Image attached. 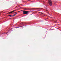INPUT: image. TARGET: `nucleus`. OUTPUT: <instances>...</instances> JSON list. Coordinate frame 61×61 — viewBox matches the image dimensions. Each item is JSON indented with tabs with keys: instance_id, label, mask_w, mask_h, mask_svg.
<instances>
[{
	"instance_id": "nucleus-1",
	"label": "nucleus",
	"mask_w": 61,
	"mask_h": 61,
	"mask_svg": "<svg viewBox=\"0 0 61 61\" xmlns=\"http://www.w3.org/2000/svg\"><path fill=\"white\" fill-rule=\"evenodd\" d=\"M48 3L49 5H50V6H52V2L51 1V0H48Z\"/></svg>"
},
{
	"instance_id": "nucleus-2",
	"label": "nucleus",
	"mask_w": 61,
	"mask_h": 61,
	"mask_svg": "<svg viewBox=\"0 0 61 61\" xmlns=\"http://www.w3.org/2000/svg\"><path fill=\"white\" fill-rule=\"evenodd\" d=\"M23 14H25V15H27V13L29 12V11H23Z\"/></svg>"
},
{
	"instance_id": "nucleus-3",
	"label": "nucleus",
	"mask_w": 61,
	"mask_h": 61,
	"mask_svg": "<svg viewBox=\"0 0 61 61\" xmlns=\"http://www.w3.org/2000/svg\"><path fill=\"white\" fill-rule=\"evenodd\" d=\"M15 10H13L12 11H10V12H8V14H11V13H13V12H15Z\"/></svg>"
},
{
	"instance_id": "nucleus-4",
	"label": "nucleus",
	"mask_w": 61,
	"mask_h": 61,
	"mask_svg": "<svg viewBox=\"0 0 61 61\" xmlns=\"http://www.w3.org/2000/svg\"><path fill=\"white\" fill-rule=\"evenodd\" d=\"M8 15L9 16H10V17H12V15Z\"/></svg>"
},
{
	"instance_id": "nucleus-5",
	"label": "nucleus",
	"mask_w": 61,
	"mask_h": 61,
	"mask_svg": "<svg viewBox=\"0 0 61 61\" xmlns=\"http://www.w3.org/2000/svg\"><path fill=\"white\" fill-rule=\"evenodd\" d=\"M39 13H41V14H44V13H42L40 12H39Z\"/></svg>"
},
{
	"instance_id": "nucleus-6",
	"label": "nucleus",
	"mask_w": 61,
	"mask_h": 61,
	"mask_svg": "<svg viewBox=\"0 0 61 61\" xmlns=\"http://www.w3.org/2000/svg\"><path fill=\"white\" fill-rule=\"evenodd\" d=\"M35 9H39V8H35Z\"/></svg>"
},
{
	"instance_id": "nucleus-7",
	"label": "nucleus",
	"mask_w": 61,
	"mask_h": 61,
	"mask_svg": "<svg viewBox=\"0 0 61 61\" xmlns=\"http://www.w3.org/2000/svg\"><path fill=\"white\" fill-rule=\"evenodd\" d=\"M18 14V13H16L14 15H15H15H16V14Z\"/></svg>"
},
{
	"instance_id": "nucleus-8",
	"label": "nucleus",
	"mask_w": 61,
	"mask_h": 61,
	"mask_svg": "<svg viewBox=\"0 0 61 61\" xmlns=\"http://www.w3.org/2000/svg\"><path fill=\"white\" fill-rule=\"evenodd\" d=\"M23 27V26H20L19 27H17V28H19V27Z\"/></svg>"
},
{
	"instance_id": "nucleus-9",
	"label": "nucleus",
	"mask_w": 61,
	"mask_h": 61,
	"mask_svg": "<svg viewBox=\"0 0 61 61\" xmlns=\"http://www.w3.org/2000/svg\"><path fill=\"white\" fill-rule=\"evenodd\" d=\"M37 12H38L37 11H35L33 12V13H37Z\"/></svg>"
},
{
	"instance_id": "nucleus-10",
	"label": "nucleus",
	"mask_w": 61,
	"mask_h": 61,
	"mask_svg": "<svg viewBox=\"0 0 61 61\" xmlns=\"http://www.w3.org/2000/svg\"><path fill=\"white\" fill-rule=\"evenodd\" d=\"M15 16V15H13L12 16V17H13V16Z\"/></svg>"
},
{
	"instance_id": "nucleus-11",
	"label": "nucleus",
	"mask_w": 61,
	"mask_h": 61,
	"mask_svg": "<svg viewBox=\"0 0 61 61\" xmlns=\"http://www.w3.org/2000/svg\"><path fill=\"white\" fill-rule=\"evenodd\" d=\"M18 12H19V11H17V12H15V13H17Z\"/></svg>"
},
{
	"instance_id": "nucleus-12",
	"label": "nucleus",
	"mask_w": 61,
	"mask_h": 61,
	"mask_svg": "<svg viewBox=\"0 0 61 61\" xmlns=\"http://www.w3.org/2000/svg\"><path fill=\"white\" fill-rule=\"evenodd\" d=\"M5 34H7V33H5Z\"/></svg>"
},
{
	"instance_id": "nucleus-13",
	"label": "nucleus",
	"mask_w": 61,
	"mask_h": 61,
	"mask_svg": "<svg viewBox=\"0 0 61 61\" xmlns=\"http://www.w3.org/2000/svg\"><path fill=\"white\" fill-rule=\"evenodd\" d=\"M2 12H3V11H2V12H1V13H0V14H1V13H2Z\"/></svg>"
},
{
	"instance_id": "nucleus-14",
	"label": "nucleus",
	"mask_w": 61,
	"mask_h": 61,
	"mask_svg": "<svg viewBox=\"0 0 61 61\" xmlns=\"http://www.w3.org/2000/svg\"><path fill=\"white\" fill-rule=\"evenodd\" d=\"M19 12H20V11H19Z\"/></svg>"
},
{
	"instance_id": "nucleus-15",
	"label": "nucleus",
	"mask_w": 61,
	"mask_h": 61,
	"mask_svg": "<svg viewBox=\"0 0 61 61\" xmlns=\"http://www.w3.org/2000/svg\"><path fill=\"white\" fill-rule=\"evenodd\" d=\"M36 11V10H35Z\"/></svg>"
}]
</instances>
